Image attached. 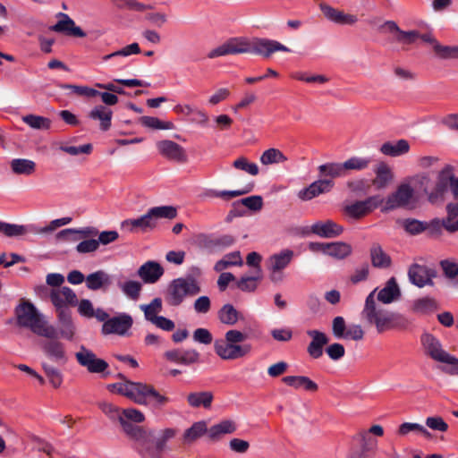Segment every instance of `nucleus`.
Here are the masks:
<instances>
[{
  "instance_id": "obj_1",
  "label": "nucleus",
  "mask_w": 458,
  "mask_h": 458,
  "mask_svg": "<svg viewBox=\"0 0 458 458\" xmlns=\"http://www.w3.org/2000/svg\"><path fill=\"white\" fill-rule=\"evenodd\" d=\"M429 182V176L424 173L405 178L394 191L383 199L381 211L389 212L399 208L414 209L420 202V195L415 188L427 191Z\"/></svg>"
},
{
  "instance_id": "obj_2",
  "label": "nucleus",
  "mask_w": 458,
  "mask_h": 458,
  "mask_svg": "<svg viewBox=\"0 0 458 458\" xmlns=\"http://www.w3.org/2000/svg\"><path fill=\"white\" fill-rule=\"evenodd\" d=\"M127 428L129 433L134 437L139 448L152 457H157L165 451L167 443L177 435V429L174 428H165L158 431Z\"/></svg>"
},
{
  "instance_id": "obj_3",
  "label": "nucleus",
  "mask_w": 458,
  "mask_h": 458,
  "mask_svg": "<svg viewBox=\"0 0 458 458\" xmlns=\"http://www.w3.org/2000/svg\"><path fill=\"white\" fill-rule=\"evenodd\" d=\"M15 316L20 327L30 328L36 335L47 338L57 336L55 327L26 299L20 300L15 308Z\"/></svg>"
},
{
  "instance_id": "obj_4",
  "label": "nucleus",
  "mask_w": 458,
  "mask_h": 458,
  "mask_svg": "<svg viewBox=\"0 0 458 458\" xmlns=\"http://www.w3.org/2000/svg\"><path fill=\"white\" fill-rule=\"evenodd\" d=\"M376 292L377 289H374L366 298L361 312L366 321L375 326L379 333L403 326L405 319L401 315L389 311L377 303Z\"/></svg>"
},
{
  "instance_id": "obj_5",
  "label": "nucleus",
  "mask_w": 458,
  "mask_h": 458,
  "mask_svg": "<svg viewBox=\"0 0 458 458\" xmlns=\"http://www.w3.org/2000/svg\"><path fill=\"white\" fill-rule=\"evenodd\" d=\"M249 337L248 334L237 329L228 330L223 339L214 343L216 353L225 360H236L248 355L251 351L250 344H241Z\"/></svg>"
},
{
  "instance_id": "obj_6",
  "label": "nucleus",
  "mask_w": 458,
  "mask_h": 458,
  "mask_svg": "<svg viewBox=\"0 0 458 458\" xmlns=\"http://www.w3.org/2000/svg\"><path fill=\"white\" fill-rule=\"evenodd\" d=\"M119 377L121 381L106 386L111 393L123 395L140 405L148 404V394L153 386L128 380L121 374Z\"/></svg>"
},
{
  "instance_id": "obj_7",
  "label": "nucleus",
  "mask_w": 458,
  "mask_h": 458,
  "mask_svg": "<svg viewBox=\"0 0 458 458\" xmlns=\"http://www.w3.org/2000/svg\"><path fill=\"white\" fill-rule=\"evenodd\" d=\"M201 291L199 282L191 277H178L172 280L165 293V300L171 306H179L186 297L195 296Z\"/></svg>"
},
{
  "instance_id": "obj_8",
  "label": "nucleus",
  "mask_w": 458,
  "mask_h": 458,
  "mask_svg": "<svg viewBox=\"0 0 458 458\" xmlns=\"http://www.w3.org/2000/svg\"><path fill=\"white\" fill-rule=\"evenodd\" d=\"M448 187L458 201V177L455 175V167L452 164H445L437 173L434 189L428 194V200L437 203L444 199Z\"/></svg>"
},
{
  "instance_id": "obj_9",
  "label": "nucleus",
  "mask_w": 458,
  "mask_h": 458,
  "mask_svg": "<svg viewBox=\"0 0 458 458\" xmlns=\"http://www.w3.org/2000/svg\"><path fill=\"white\" fill-rule=\"evenodd\" d=\"M240 54H251V38L244 37L231 38L211 49L207 56L209 59H215L225 55Z\"/></svg>"
},
{
  "instance_id": "obj_10",
  "label": "nucleus",
  "mask_w": 458,
  "mask_h": 458,
  "mask_svg": "<svg viewBox=\"0 0 458 458\" xmlns=\"http://www.w3.org/2000/svg\"><path fill=\"white\" fill-rule=\"evenodd\" d=\"M383 198L379 195L370 196L363 200H355L344 207V215L353 220H359L381 207Z\"/></svg>"
},
{
  "instance_id": "obj_11",
  "label": "nucleus",
  "mask_w": 458,
  "mask_h": 458,
  "mask_svg": "<svg viewBox=\"0 0 458 458\" xmlns=\"http://www.w3.org/2000/svg\"><path fill=\"white\" fill-rule=\"evenodd\" d=\"M293 251L288 249L271 255L267 260L269 279L274 284H280L284 278V269L291 263Z\"/></svg>"
},
{
  "instance_id": "obj_12",
  "label": "nucleus",
  "mask_w": 458,
  "mask_h": 458,
  "mask_svg": "<svg viewBox=\"0 0 458 458\" xmlns=\"http://www.w3.org/2000/svg\"><path fill=\"white\" fill-rule=\"evenodd\" d=\"M77 362L90 373H101L108 368V364L84 345H81L74 354Z\"/></svg>"
},
{
  "instance_id": "obj_13",
  "label": "nucleus",
  "mask_w": 458,
  "mask_h": 458,
  "mask_svg": "<svg viewBox=\"0 0 458 458\" xmlns=\"http://www.w3.org/2000/svg\"><path fill=\"white\" fill-rule=\"evenodd\" d=\"M133 319L127 313H121L118 316L110 318L102 326L103 335H117L120 336L128 335L132 327Z\"/></svg>"
},
{
  "instance_id": "obj_14",
  "label": "nucleus",
  "mask_w": 458,
  "mask_h": 458,
  "mask_svg": "<svg viewBox=\"0 0 458 458\" xmlns=\"http://www.w3.org/2000/svg\"><path fill=\"white\" fill-rule=\"evenodd\" d=\"M176 216V209L172 206H161L150 208L141 216L143 232L154 229L159 219H173Z\"/></svg>"
},
{
  "instance_id": "obj_15",
  "label": "nucleus",
  "mask_w": 458,
  "mask_h": 458,
  "mask_svg": "<svg viewBox=\"0 0 458 458\" xmlns=\"http://www.w3.org/2000/svg\"><path fill=\"white\" fill-rule=\"evenodd\" d=\"M324 18L336 25H354L358 21L356 15L344 13L343 10L335 8L326 2L318 4Z\"/></svg>"
},
{
  "instance_id": "obj_16",
  "label": "nucleus",
  "mask_w": 458,
  "mask_h": 458,
  "mask_svg": "<svg viewBox=\"0 0 458 458\" xmlns=\"http://www.w3.org/2000/svg\"><path fill=\"white\" fill-rule=\"evenodd\" d=\"M279 51L290 52V49L276 40L261 38H251V54L268 58L272 54Z\"/></svg>"
},
{
  "instance_id": "obj_17",
  "label": "nucleus",
  "mask_w": 458,
  "mask_h": 458,
  "mask_svg": "<svg viewBox=\"0 0 458 458\" xmlns=\"http://www.w3.org/2000/svg\"><path fill=\"white\" fill-rule=\"evenodd\" d=\"M158 153L172 161L184 163L187 161L185 149L171 140H162L156 143Z\"/></svg>"
},
{
  "instance_id": "obj_18",
  "label": "nucleus",
  "mask_w": 458,
  "mask_h": 458,
  "mask_svg": "<svg viewBox=\"0 0 458 458\" xmlns=\"http://www.w3.org/2000/svg\"><path fill=\"white\" fill-rule=\"evenodd\" d=\"M382 29H385L386 31L392 34L394 36V39L402 45H411L416 42L417 39L420 37V31L416 30H403L397 25V23L394 21H386L381 26Z\"/></svg>"
},
{
  "instance_id": "obj_19",
  "label": "nucleus",
  "mask_w": 458,
  "mask_h": 458,
  "mask_svg": "<svg viewBox=\"0 0 458 458\" xmlns=\"http://www.w3.org/2000/svg\"><path fill=\"white\" fill-rule=\"evenodd\" d=\"M50 298L57 313L61 310H68L66 309L67 306L75 305L77 303L75 293L66 286L53 289L50 293Z\"/></svg>"
},
{
  "instance_id": "obj_20",
  "label": "nucleus",
  "mask_w": 458,
  "mask_h": 458,
  "mask_svg": "<svg viewBox=\"0 0 458 458\" xmlns=\"http://www.w3.org/2000/svg\"><path fill=\"white\" fill-rule=\"evenodd\" d=\"M57 22L50 27V30L58 33H65L69 36L84 38L86 33L75 24L74 21L64 13L56 14Z\"/></svg>"
},
{
  "instance_id": "obj_21",
  "label": "nucleus",
  "mask_w": 458,
  "mask_h": 458,
  "mask_svg": "<svg viewBox=\"0 0 458 458\" xmlns=\"http://www.w3.org/2000/svg\"><path fill=\"white\" fill-rule=\"evenodd\" d=\"M310 232L322 238H335L341 235L344 227L333 220H320L310 225Z\"/></svg>"
},
{
  "instance_id": "obj_22",
  "label": "nucleus",
  "mask_w": 458,
  "mask_h": 458,
  "mask_svg": "<svg viewBox=\"0 0 458 458\" xmlns=\"http://www.w3.org/2000/svg\"><path fill=\"white\" fill-rule=\"evenodd\" d=\"M146 420V417L142 411L135 408H128L123 409L122 411L121 418H119L120 425L123 428V431L126 434V436L134 441V437L129 433L128 428H143L142 427L133 425L129 421H132L134 423H142Z\"/></svg>"
},
{
  "instance_id": "obj_23",
  "label": "nucleus",
  "mask_w": 458,
  "mask_h": 458,
  "mask_svg": "<svg viewBox=\"0 0 458 458\" xmlns=\"http://www.w3.org/2000/svg\"><path fill=\"white\" fill-rule=\"evenodd\" d=\"M421 344L426 355L435 361H438L447 352L444 349L441 341L429 333H424L421 335Z\"/></svg>"
},
{
  "instance_id": "obj_24",
  "label": "nucleus",
  "mask_w": 458,
  "mask_h": 458,
  "mask_svg": "<svg viewBox=\"0 0 458 458\" xmlns=\"http://www.w3.org/2000/svg\"><path fill=\"white\" fill-rule=\"evenodd\" d=\"M54 338L43 343L42 349L44 353L53 361L59 364H65L68 361V356L64 344Z\"/></svg>"
},
{
  "instance_id": "obj_25",
  "label": "nucleus",
  "mask_w": 458,
  "mask_h": 458,
  "mask_svg": "<svg viewBox=\"0 0 458 458\" xmlns=\"http://www.w3.org/2000/svg\"><path fill=\"white\" fill-rule=\"evenodd\" d=\"M164 356L167 360H169L171 362L186 365V366L193 364V363H197L199 360V353L196 350H193V349L169 350L164 353Z\"/></svg>"
},
{
  "instance_id": "obj_26",
  "label": "nucleus",
  "mask_w": 458,
  "mask_h": 458,
  "mask_svg": "<svg viewBox=\"0 0 458 458\" xmlns=\"http://www.w3.org/2000/svg\"><path fill=\"white\" fill-rule=\"evenodd\" d=\"M307 335L311 338L307 352L313 359H318L323 355V349L328 344V336L318 330H309Z\"/></svg>"
},
{
  "instance_id": "obj_27",
  "label": "nucleus",
  "mask_w": 458,
  "mask_h": 458,
  "mask_svg": "<svg viewBox=\"0 0 458 458\" xmlns=\"http://www.w3.org/2000/svg\"><path fill=\"white\" fill-rule=\"evenodd\" d=\"M164 275V268L157 261H147L138 269V276L146 284H155Z\"/></svg>"
},
{
  "instance_id": "obj_28",
  "label": "nucleus",
  "mask_w": 458,
  "mask_h": 458,
  "mask_svg": "<svg viewBox=\"0 0 458 458\" xmlns=\"http://www.w3.org/2000/svg\"><path fill=\"white\" fill-rule=\"evenodd\" d=\"M376 289L375 298L384 304H389L397 301L401 295V290L394 277L387 280L382 289Z\"/></svg>"
},
{
  "instance_id": "obj_29",
  "label": "nucleus",
  "mask_w": 458,
  "mask_h": 458,
  "mask_svg": "<svg viewBox=\"0 0 458 458\" xmlns=\"http://www.w3.org/2000/svg\"><path fill=\"white\" fill-rule=\"evenodd\" d=\"M334 187V182L329 179H321L313 182L309 187L301 190L298 196L303 200H310L322 193L331 191Z\"/></svg>"
},
{
  "instance_id": "obj_30",
  "label": "nucleus",
  "mask_w": 458,
  "mask_h": 458,
  "mask_svg": "<svg viewBox=\"0 0 458 458\" xmlns=\"http://www.w3.org/2000/svg\"><path fill=\"white\" fill-rule=\"evenodd\" d=\"M237 428L238 426L234 420H222L208 428V437L213 441L219 440L225 435L233 434Z\"/></svg>"
},
{
  "instance_id": "obj_31",
  "label": "nucleus",
  "mask_w": 458,
  "mask_h": 458,
  "mask_svg": "<svg viewBox=\"0 0 458 458\" xmlns=\"http://www.w3.org/2000/svg\"><path fill=\"white\" fill-rule=\"evenodd\" d=\"M408 276L413 284L423 287L431 284L433 272L424 266L414 264L409 268Z\"/></svg>"
},
{
  "instance_id": "obj_32",
  "label": "nucleus",
  "mask_w": 458,
  "mask_h": 458,
  "mask_svg": "<svg viewBox=\"0 0 458 458\" xmlns=\"http://www.w3.org/2000/svg\"><path fill=\"white\" fill-rule=\"evenodd\" d=\"M375 178L373 184L377 189H385L394 180V174L389 165L382 162L375 169Z\"/></svg>"
},
{
  "instance_id": "obj_33",
  "label": "nucleus",
  "mask_w": 458,
  "mask_h": 458,
  "mask_svg": "<svg viewBox=\"0 0 458 458\" xmlns=\"http://www.w3.org/2000/svg\"><path fill=\"white\" fill-rule=\"evenodd\" d=\"M111 284V276L104 270H98L86 277V286L91 291L106 290Z\"/></svg>"
},
{
  "instance_id": "obj_34",
  "label": "nucleus",
  "mask_w": 458,
  "mask_h": 458,
  "mask_svg": "<svg viewBox=\"0 0 458 458\" xmlns=\"http://www.w3.org/2000/svg\"><path fill=\"white\" fill-rule=\"evenodd\" d=\"M60 335L66 340H72L76 335V327L72 319L69 310H61L57 313Z\"/></svg>"
},
{
  "instance_id": "obj_35",
  "label": "nucleus",
  "mask_w": 458,
  "mask_h": 458,
  "mask_svg": "<svg viewBox=\"0 0 458 458\" xmlns=\"http://www.w3.org/2000/svg\"><path fill=\"white\" fill-rule=\"evenodd\" d=\"M410 144L406 140L386 141L380 146L379 151L388 157H396L408 153Z\"/></svg>"
},
{
  "instance_id": "obj_36",
  "label": "nucleus",
  "mask_w": 458,
  "mask_h": 458,
  "mask_svg": "<svg viewBox=\"0 0 458 458\" xmlns=\"http://www.w3.org/2000/svg\"><path fill=\"white\" fill-rule=\"evenodd\" d=\"M112 116V110L104 105H98L94 106L89 113V117L90 119L99 121V126L102 131L109 130L111 127Z\"/></svg>"
},
{
  "instance_id": "obj_37",
  "label": "nucleus",
  "mask_w": 458,
  "mask_h": 458,
  "mask_svg": "<svg viewBox=\"0 0 458 458\" xmlns=\"http://www.w3.org/2000/svg\"><path fill=\"white\" fill-rule=\"evenodd\" d=\"M208 424L204 420L194 422L190 428H186L182 434V440L185 444H192L205 434L208 436Z\"/></svg>"
},
{
  "instance_id": "obj_38",
  "label": "nucleus",
  "mask_w": 458,
  "mask_h": 458,
  "mask_svg": "<svg viewBox=\"0 0 458 458\" xmlns=\"http://www.w3.org/2000/svg\"><path fill=\"white\" fill-rule=\"evenodd\" d=\"M213 394L209 391L191 392L187 395V403L191 408L209 409L213 402Z\"/></svg>"
},
{
  "instance_id": "obj_39",
  "label": "nucleus",
  "mask_w": 458,
  "mask_h": 458,
  "mask_svg": "<svg viewBox=\"0 0 458 458\" xmlns=\"http://www.w3.org/2000/svg\"><path fill=\"white\" fill-rule=\"evenodd\" d=\"M283 381L295 389L316 392L318 388L317 383L305 376H287L283 378Z\"/></svg>"
},
{
  "instance_id": "obj_40",
  "label": "nucleus",
  "mask_w": 458,
  "mask_h": 458,
  "mask_svg": "<svg viewBox=\"0 0 458 458\" xmlns=\"http://www.w3.org/2000/svg\"><path fill=\"white\" fill-rule=\"evenodd\" d=\"M218 318L222 324L234 326L243 320V316L232 304H225L218 311Z\"/></svg>"
},
{
  "instance_id": "obj_41",
  "label": "nucleus",
  "mask_w": 458,
  "mask_h": 458,
  "mask_svg": "<svg viewBox=\"0 0 458 458\" xmlns=\"http://www.w3.org/2000/svg\"><path fill=\"white\" fill-rule=\"evenodd\" d=\"M12 172L18 175L30 176L36 171L37 165L27 158H14L10 162Z\"/></svg>"
},
{
  "instance_id": "obj_42",
  "label": "nucleus",
  "mask_w": 458,
  "mask_h": 458,
  "mask_svg": "<svg viewBox=\"0 0 458 458\" xmlns=\"http://www.w3.org/2000/svg\"><path fill=\"white\" fill-rule=\"evenodd\" d=\"M139 123L141 126L151 130L169 131L175 128L173 122L163 121L155 116H141L139 119Z\"/></svg>"
},
{
  "instance_id": "obj_43",
  "label": "nucleus",
  "mask_w": 458,
  "mask_h": 458,
  "mask_svg": "<svg viewBox=\"0 0 458 458\" xmlns=\"http://www.w3.org/2000/svg\"><path fill=\"white\" fill-rule=\"evenodd\" d=\"M92 232L89 228L73 229L68 228L64 229L56 233L55 239L60 242H73L79 240L78 235L81 237H86L91 234Z\"/></svg>"
},
{
  "instance_id": "obj_44",
  "label": "nucleus",
  "mask_w": 458,
  "mask_h": 458,
  "mask_svg": "<svg viewBox=\"0 0 458 458\" xmlns=\"http://www.w3.org/2000/svg\"><path fill=\"white\" fill-rule=\"evenodd\" d=\"M352 250V246L347 242H328L327 256L335 259H344L351 255Z\"/></svg>"
},
{
  "instance_id": "obj_45",
  "label": "nucleus",
  "mask_w": 458,
  "mask_h": 458,
  "mask_svg": "<svg viewBox=\"0 0 458 458\" xmlns=\"http://www.w3.org/2000/svg\"><path fill=\"white\" fill-rule=\"evenodd\" d=\"M321 176L330 177L332 179L346 176L343 163H326L318 167Z\"/></svg>"
},
{
  "instance_id": "obj_46",
  "label": "nucleus",
  "mask_w": 458,
  "mask_h": 458,
  "mask_svg": "<svg viewBox=\"0 0 458 458\" xmlns=\"http://www.w3.org/2000/svg\"><path fill=\"white\" fill-rule=\"evenodd\" d=\"M411 433H419L426 437H430L431 434L421 424L415 422H403L399 425L396 434L399 437H404Z\"/></svg>"
},
{
  "instance_id": "obj_47",
  "label": "nucleus",
  "mask_w": 458,
  "mask_h": 458,
  "mask_svg": "<svg viewBox=\"0 0 458 458\" xmlns=\"http://www.w3.org/2000/svg\"><path fill=\"white\" fill-rule=\"evenodd\" d=\"M242 263H243V261H242L240 251H233V252L225 255L222 259L218 260L216 263L214 269L216 272H221L231 266L241 267L242 265Z\"/></svg>"
},
{
  "instance_id": "obj_48",
  "label": "nucleus",
  "mask_w": 458,
  "mask_h": 458,
  "mask_svg": "<svg viewBox=\"0 0 458 458\" xmlns=\"http://www.w3.org/2000/svg\"><path fill=\"white\" fill-rule=\"evenodd\" d=\"M42 369L51 386L59 388L64 381V376L61 370L46 362L42 363Z\"/></svg>"
},
{
  "instance_id": "obj_49",
  "label": "nucleus",
  "mask_w": 458,
  "mask_h": 458,
  "mask_svg": "<svg viewBox=\"0 0 458 458\" xmlns=\"http://www.w3.org/2000/svg\"><path fill=\"white\" fill-rule=\"evenodd\" d=\"M371 160L365 157H352L343 162L345 174L351 171H362L369 167Z\"/></svg>"
},
{
  "instance_id": "obj_50",
  "label": "nucleus",
  "mask_w": 458,
  "mask_h": 458,
  "mask_svg": "<svg viewBox=\"0 0 458 458\" xmlns=\"http://www.w3.org/2000/svg\"><path fill=\"white\" fill-rule=\"evenodd\" d=\"M286 160L287 157L284 155V153L281 150L274 148L265 150L260 156V162L264 165L284 163Z\"/></svg>"
},
{
  "instance_id": "obj_51",
  "label": "nucleus",
  "mask_w": 458,
  "mask_h": 458,
  "mask_svg": "<svg viewBox=\"0 0 458 458\" xmlns=\"http://www.w3.org/2000/svg\"><path fill=\"white\" fill-rule=\"evenodd\" d=\"M21 120L29 125L30 128L34 130H48L51 126L50 119L36 115V114H27L22 116Z\"/></svg>"
},
{
  "instance_id": "obj_52",
  "label": "nucleus",
  "mask_w": 458,
  "mask_h": 458,
  "mask_svg": "<svg viewBox=\"0 0 458 458\" xmlns=\"http://www.w3.org/2000/svg\"><path fill=\"white\" fill-rule=\"evenodd\" d=\"M372 264L377 267H388L391 264L390 257L382 250L379 245H375L370 250Z\"/></svg>"
},
{
  "instance_id": "obj_53",
  "label": "nucleus",
  "mask_w": 458,
  "mask_h": 458,
  "mask_svg": "<svg viewBox=\"0 0 458 458\" xmlns=\"http://www.w3.org/2000/svg\"><path fill=\"white\" fill-rule=\"evenodd\" d=\"M443 225L449 232L458 231V202L447 206V216Z\"/></svg>"
},
{
  "instance_id": "obj_54",
  "label": "nucleus",
  "mask_w": 458,
  "mask_h": 458,
  "mask_svg": "<svg viewBox=\"0 0 458 458\" xmlns=\"http://www.w3.org/2000/svg\"><path fill=\"white\" fill-rule=\"evenodd\" d=\"M140 308L144 312L145 318L152 322L162 310V301L155 298L149 304H142Z\"/></svg>"
},
{
  "instance_id": "obj_55",
  "label": "nucleus",
  "mask_w": 458,
  "mask_h": 458,
  "mask_svg": "<svg viewBox=\"0 0 458 458\" xmlns=\"http://www.w3.org/2000/svg\"><path fill=\"white\" fill-rule=\"evenodd\" d=\"M435 55L444 60H458V46L437 45Z\"/></svg>"
},
{
  "instance_id": "obj_56",
  "label": "nucleus",
  "mask_w": 458,
  "mask_h": 458,
  "mask_svg": "<svg viewBox=\"0 0 458 458\" xmlns=\"http://www.w3.org/2000/svg\"><path fill=\"white\" fill-rule=\"evenodd\" d=\"M120 9H128L135 12H145L151 8L150 5L139 2L138 0H112Z\"/></svg>"
},
{
  "instance_id": "obj_57",
  "label": "nucleus",
  "mask_w": 458,
  "mask_h": 458,
  "mask_svg": "<svg viewBox=\"0 0 458 458\" xmlns=\"http://www.w3.org/2000/svg\"><path fill=\"white\" fill-rule=\"evenodd\" d=\"M0 233L7 237L21 236L27 233V228L24 225L0 221Z\"/></svg>"
},
{
  "instance_id": "obj_58",
  "label": "nucleus",
  "mask_w": 458,
  "mask_h": 458,
  "mask_svg": "<svg viewBox=\"0 0 458 458\" xmlns=\"http://www.w3.org/2000/svg\"><path fill=\"white\" fill-rule=\"evenodd\" d=\"M123 293L132 300H137L141 290V284L138 281L130 280L119 284Z\"/></svg>"
},
{
  "instance_id": "obj_59",
  "label": "nucleus",
  "mask_w": 458,
  "mask_h": 458,
  "mask_svg": "<svg viewBox=\"0 0 458 458\" xmlns=\"http://www.w3.org/2000/svg\"><path fill=\"white\" fill-rule=\"evenodd\" d=\"M437 362L445 365V371L451 376H458V358L446 352Z\"/></svg>"
},
{
  "instance_id": "obj_60",
  "label": "nucleus",
  "mask_w": 458,
  "mask_h": 458,
  "mask_svg": "<svg viewBox=\"0 0 458 458\" xmlns=\"http://www.w3.org/2000/svg\"><path fill=\"white\" fill-rule=\"evenodd\" d=\"M233 166L236 169L242 170L251 175H257L259 172L257 164L250 162L247 158L243 157L234 160Z\"/></svg>"
},
{
  "instance_id": "obj_61",
  "label": "nucleus",
  "mask_w": 458,
  "mask_h": 458,
  "mask_svg": "<svg viewBox=\"0 0 458 458\" xmlns=\"http://www.w3.org/2000/svg\"><path fill=\"white\" fill-rule=\"evenodd\" d=\"M261 279L260 274H256L253 276H242L237 282V287L244 292H253L257 288V281Z\"/></svg>"
},
{
  "instance_id": "obj_62",
  "label": "nucleus",
  "mask_w": 458,
  "mask_h": 458,
  "mask_svg": "<svg viewBox=\"0 0 458 458\" xmlns=\"http://www.w3.org/2000/svg\"><path fill=\"white\" fill-rule=\"evenodd\" d=\"M257 95L253 92H245L243 97L238 103L231 106L233 113H238L241 110L247 109L250 106L257 101Z\"/></svg>"
},
{
  "instance_id": "obj_63",
  "label": "nucleus",
  "mask_w": 458,
  "mask_h": 458,
  "mask_svg": "<svg viewBox=\"0 0 458 458\" xmlns=\"http://www.w3.org/2000/svg\"><path fill=\"white\" fill-rule=\"evenodd\" d=\"M425 423L428 428L435 431L445 432L448 429V424L439 416L428 417Z\"/></svg>"
},
{
  "instance_id": "obj_64",
  "label": "nucleus",
  "mask_w": 458,
  "mask_h": 458,
  "mask_svg": "<svg viewBox=\"0 0 458 458\" xmlns=\"http://www.w3.org/2000/svg\"><path fill=\"white\" fill-rule=\"evenodd\" d=\"M231 96V91L227 88H219L208 99V105L214 106L225 101Z\"/></svg>"
}]
</instances>
